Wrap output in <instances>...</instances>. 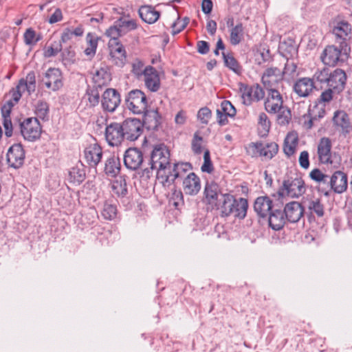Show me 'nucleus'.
<instances>
[{
    "label": "nucleus",
    "instance_id": "c03bdc74",
    "mask_svg": "<svg viewBox=\"0 0 352 352\" xmlns=\"http://www.w3.org/2000/svg\"><path fill=\"white\" fill-rule=\"evenodd\" d=\"M276 114L277 122L282 126L288 124L292 119L291 110L285 105H283V108Z\"/></svg>",
    "mask_w": 352,
    "mask_h": 352
},
{
    "label": "nucleus",
    "instance_id": "423d86ee",
    "mask_svg": "<svg viewBox=\"0 0 352 352\" xmlns=\"http://www.w3.org/2000/svg\"><path fill=\"white\" fill-rule=\"evenodd\" d=\"M305 190V182L302 177H296L293 178L289 177L287 179L283 181V186L278 190V195L279 197L287 195L293 198H297L302 195Z\"/></svg>",
    "mask_w": 352,
    "mask_h": 352
},
{
    "label": "nucleus",
    "instance_id": "0eeeda50",
    "mask_svg": "<svg viewBox=\"0 0 352 352\" xmlns=\"http://www.w3.org/2000/svg\"><path fill=\"white\" fill-rule=\"evenodd\" d=\"M125 104L127 109L134 114H142L148 107L147 98L141 90L133 89L127 94Z\"/></svg>",
    "mask_w": 352,
    "mask_h": 352
},
{
    "label": "nucleus",
    "instance_id": "8fccbe9b",
    "mask_svg": "<svg viewBox=\"0 0 352 352\" xmlns=\"http://www.w3.org/2000/svg\"><path fill=\"white\" fill-rule=\"evenodd\" d=\"M219 109H221V112H223L228 117L234 118L236 114L234 106L229 100H223Z\"/></svg>",
    "mask_w": 352,
    "mask_h": 352
},
{
    "label": "nucleus",
    "instance_id": "f704fd0d",
    "mask_svg": "<svg viewBox=\"0 0 352 352\" xmlns=\"http://www.w3.org/2000/svg\"><path fill=\"white\" fill-rule=\"evenodd\" d=\"M99 39L100 37L94 33L89 32L86 36L87 47L85 49L84 53L90 59H92L96 55Z\"/></svg>",
    "mask_w": 352,
    "mask_h": 352
},
{
    "label": "nucleus",
    "instance_id": "1a4fd4ad",
    "mask_svg": "<svg viewBox=\"0 0 352 352\" xmlns=\"http://www.w3.org/2000/svg\"><path fill=\"white\" fill-rule=\"evenodd\" d=\"M239 89L243 104L245 106H250L254 102H258L265 98V91L258 83L252 85L241 83Z\"/></svg>",
    "mask_w": 352,
    "mask_h": 352
},
{
    "label": "nucleus",
    "instance_id": "393cba45",
    "mask_svg": "<svg viewBox=\"0 0 352 352\" xmlns=\"http://www.w3.org/2000/svg\"><path fill=\"white\" fill-rule=\"evenodd\" d=\"M143 128L145 127L148 131H157L161 124L162 117L160 115L158 110L156 109H147L142 113Z\"/></svg>",
    "mask_w": 352,
    "mask_h": 352
},
{
    "label": "nucleus",
    "instance_id": "4d7b16f0",
    "mask_svg": "<svg viewBox=\"0 0 352 352\" xmlns=\"http://www.w3.org/2000/svg\"><path fill=\"white\" fill-rule=\"evenodd\" d=\"M297 139H294L291 143H289L288 137H287L284 142L283 151L284 153L288 157L293 155L296 151L297 145Z\"/></svg>",
    "mask_w": 352,
    "mask_h": 352
},
{
    "label": "nucleus",
    "instance_id": "5701e85b",
    "mask_svg": "<svg viewBox=\"0 0 352 352\" xmlns=\"http://www.w3.org/2000/svg\"><path fill=\"white\" fill-rule=\"evenodd\" d=\"M331 149L332 142L331 139L327 137L321 138L317 146L318 160L321 164H332Z\"/></svg>",
    "mask_w": 352,
    "mask_h": 352
},
{
    "label": "nucleus",
    "instance_id": "6e6552de",
    "mask_svg": "<svg viewBox=\"0 0 352 352\" xmlns=\"http://www.w3.org/2000/svg\"><path fill=\"white\" fill-rule=\"evenodd\" d=\"M267 97L264 102L265 110L270 114H276L283 108L284 87L266 89Z\"/></svg>",
    "mask_w": 352,
    "mask_h": 352
},
{
    "label": "nucleus",
    "instance_id": "bb28decb",
    "mask_svg": "<svg viewBox=\"0 0 352 352\" xmlns=\"http://www.w3.org/2000/svg\"><path fill=\"white\" fill-rule=\"evenodd\" d=\"M183 190L186 195L195 196L201 189L199 177L195 173H190L183 180Z\"/></svg>",
    "mask_w": 352,
    "mask_h": 352
},
{
    "label": "nucleus",
    "instance_id": "9d476101",
    "mask_svg": "<svg viewBox=\"0 0 352 352\" xmlns=\"http://www.w3.org/2000/svg\"><path fill=\"white\" fill-rule=\"evenodd\" d=\"M327 184L329 186V190L318 189L324 196L329 197L332 190L336 193H342L347 188V175L342 171L337 170L329 177V182Z\"/></svg>",
    "mask_w": 352,
    "mask_h": 352
},
{
    "label": "nucleus",
    "instance_id": "c756f323",
    "mask_svg": "<svg viewBox=\"0 0 352 352\" xmlns=\"http://www.w3.org/2000/svg\"><path fill=\"white\" fill-rule=\"evenodd\" d=\"M314 88V79L307 77L299 78L294 85L295 93L303 98L309 96Z\"/></svg>",
    "mask_w": 352,
    "mask_h": 352
},
{
    "label": "nucleus",
    "instance_id": "20e7f679",
    "mask_svg": "<svg viewBox=\"0 0 352 352\" xmlns=\"http://www.w3.org/2000/svg\"><path fill=\"white\" fill-rule=\"evenodd\" d=\"M331 32L337 44L344 45L345 50L351 47L349 41L352 38V25L347 20L338 16L332 22Z\"/></svg>",
    "mask_w": 352,
    "mask_h": 352
},
{
    "label": "nucleus",
    "instance_id": "a18cd8bd",
    "mask_svg": "<svg viewBox=\"0 0 352 352\" xmlns=\"http://www.w3.org/2000/svg\"><path fill=\"white\" fill-rule=\"evenodd\" d=\"M35 113L43 120H48L49 105L44 100H38L36 104Z\"/></svg>",
    "mask_w": 352,
    "mask_h": 352
},
{
    "label": "nucleus",
    "instance_id": "052dcab7",
    "mask_svg": "<svg viewBox=\"0 0 352 352\" xmlns=\"http://www.w3.org/2000/svg\"><path fill=\"white\" fill-rule=\"evenodd\" d=\"M36 32L32 28H28L23 34V40L25 45H34Z\"/></svg>",
    "mask_w": 352,
    "mask_h": 352
},
{
    "label": "nucleus",
    "instance_id": "774afa93",
    "mask_svg": "<svg viewBox=\"0 0 352 352\" xmlns=\"http://www.w3.org/2000/svg\"><path fill=\"white\" fill-rule=\"evenodd\" d=\"M144 63L143 62L137 60L135 63L132 65V72L134 74V75L137 76H140L142 75L144 76Z\"/></svg>",
    "mask_w": 352,
    "mask_h": 352
},
{
    "label": "nucleus",
    "instance_id": "338daca9",
    "mask_svg": "<svg viewBox=\"0 0 352 352\" xmlns=\"http://www.w3.org/2000/svg\"><path fill=\"white\" fill-rule=\"evenodd\" d=\"M302 126L307 130L311 129L314 126V122L319 121L314 116H311V115L309 116L308 112L307 113L302 116Z\"/></svg>",
    "mask_w": 352,
    "mask_h": 352
},
{
    "label": "nucleus",
    "instance_id": "9b49d317",
    "mask_svg": "<svg viewBox=\"0 0 352 352\" xmlns=\"http://www.w3.org/2000/svg\"><path fill=\"white\" fill-rule=\"evenodd\" d=\"M21 133L23 138L29 142L38 140L41 134V126L36 118H28L21 124Z\"/></svg>",
    "mask_w": 352,
    "mask_h": 352
},
{
    "label": "nucleus",
    "instance_id": "c9c22d12",
    "mask_svg": "<svg viewBox=\"0 0 352 352\" xmlns=\"http://www.w3.org/2000/svg\"><path fill=\"white\" fill-rule=\"evenodd\" d=\"M222 56L225 66L226 67L229 68L230 70L238 75H240L242 73L243 68L241 65L231 53L226 54V52H223Z\"/></svg>",
    "mask_w": 352,
    "mask_h": 352
},
{
    "label": "nucleus",
    "instance_id": "864d4df0",
    "mask_svg": "<svg viewBox=\"0 0 352 352\" xmlns=\"http://www.w3.org/2000/svg\"><path fill=\"white\" fill-rule=\"evenodd\" d=\"M214 167L210 159V153L209 150L206 149L204 153V164L201 167L202 172L211 173L213 171Z\"/></svg>",
    "mask_w": 352,
    "mask_h": 352
},
{
    "label": "nucleus",
    "instance_id": "cd10ccee",
    "mask_svg": "<svg viewBox=\"0 0 352 352\" xmlns=\"http://www.w3.org/2000/svg\"><path fill=\"white\" fill-rule=\"evenodd\" d=\"M273 209L272 200L267 195L257 197L254 203V210L261 218H267Z\"/></svg>",
    "mask_w": 352,
    "mask_h": 352
},
{
    "label": "nucleus",
    "instance_id": "a211bd4d",
    "mask_svg": "<svg viewBox=\"0 0 352 352\" xmlns=\"http://www.w3.org/2000/svg\"><path fill=\"white\" fill-rule=\"evenodd\" d=\"M121 102L119 92L113 88L107 89L102 96V107L104 111L113 112Z\"/></svg>",
    "mask_w": 352,
    "mask_h": 352
},
{
    "label": "nucleus",
    "instance_id": "aec40b11",
    "mask_svg": "<svg viewBox=\"0 0 352 352\" xmlns=\"http://www.w3.org/2000/svg\"><path fill=\"white\" fill-rule=\"evenodd\" d=\"M250 147L254 148V153H258L266 160L272 159L278 151V146L275 142L266 144L261 142H252Z\"/></svg>",
    "mask_w": 352,
    "mask_h": 352
},
{
    "label": "nucleus",
    "instance_id": "09e8293b",
    "mask_svg": "<svg viewBox=\"0 0 352 352\" xmlns=\"http://www.w3.org/2000/svg\"><path fill=\"white\" fill-rule=\"evenodd\" d=\"M310 178L318 183L327 184L329 182V176L322 173L318 168H314L309 173Z\"/></svg>",
    "mask_w": 352,
    "mask_h": 352
},
{
    "label": "nucleus",
    "instance_id": "bf43d9fd",
    "mask_svg": "<svg viewBox=\"0 0 352 352\" xmlns=\"http://www.w3.org/2000/svg\"><path fill=\"white\" fill-rule=\"evenodd\" d=\"M333 94H336V93H334V90L329 87L328 89L321 93L316 101L322 104L329 102L333 99Z\"/></svg>",
    "mask_w": 352,
    "mask_h": 352
},
{
    "label": "nucleus",
    "instance_id": "7c9ffc66",
    "mask_svg": "<svg viewBox=\"0 0 352 352\" xmlns=\"http://www.w3.org/2000/svg\"><path fill=\"white\" fill-rule=\"evenodd\" d=\"M120 158L114 153H109L104 161V172L111 177H116L120 172Z\"/></svg>",
    "mask_w": 352,
    "mask_h": 352
},
{
    "label": "nucleus",
    "instance_id": "69168bd1",
    "mask_svg": "<svg viewBox=\"0 0 352 352\" xmlns=\"http://www.w3.org/2000/svg\"><path fill=\"white\" fill-rule=\"evenodd\" d=\"M297 65L293 62L290 61L288 58L285 64L284 69L282 71L284 75L293 76L296 72Z\"/></svg>",
    "mask_w": 352,
    "mask_h": 352
},
{
    "label": "nucleus",
    "instance_id": "4468645a",
    "mask_svg": "<svg viewBox=\"0 0 352 352\" xmlns=\"http://www.w3.org/2000/svg\"><path fill=\"white\" fill-rule=\"evenodd\" d=\"M121 124L125 138L129 141L136 140L143 131V124L138 118H127Z\"/></svg>",
    "mask_w": 352,
    "mask_h": 352
},
{
    "label": "nucleus",
    "instance_id": "412c9836",
    "mask_svg": "<svg viewBox=\"0 0 352 352\" xmlns=\"http://www.w3.org/2000/svg\"><path fill=\"white\" fill-rule=\"evenodd\" d=\"M328 86L334 90V93L340 94L345 88L347 76L345 72L341 69H336L330 73Z\"/></svg>",
    "mask_w": 352,
    "mask_h": 352
},
{
    "label": "nucleus",
    "instance_id": "603ef678",
    "mask_svg": "<svg viewBox=\"0 0 352 352\" xmlns=\"http://www.w3.org/2000/svg\"><path fill=\"white\" fill-rule=\"evenodd\" d=\"M190 21V19L187 16L184 17L182 21H179V18H177V21H175L171 28H173L172 34L176 35L184 30L188 25Z\"/></svg>",
    "mask_w": 352,
    "mask_h": 352
},
{
    "label": "nucleus",
    "instance_id": "ea45409f",
    "mask_svg": "<svg viewBox=\"0 0 352 352\" xmlns=\"http://www.w3.org/2000/svg\"><path fill=\"white\" fill-rule=\"evenodd\" d=\"M112 190L118 197H124L128 194L125 176H120L113 182Z\"/></svg>",
    "mask_w": 352,
    "mask_h": 352
},
{
    "label": "nucleus",
    "instance_id": "e2e57ef3",
    "mask_svg": "<svg viewBox=\"0 0 352 352\" xmlns=\"http://www.w3.org/2000/svg\"><path fill=\"white\" fill-rule=\"evenodd\" d=\"M258 123L265 131L269 132L271 127V122L265 113H260Z\"/></svg>",
    "mask_w": 352,
    "mask_h": 352
},
{
    "label": "nucleus",
    "instance_id": "4be33fe9",
    "mask_svg": "<svg viewBox=\"0 0 352 352\" xmlns=\"http://www.w3.org/2000/svg\"><path fill=\"white\" fill-rule=\"evenodd\" d=\"M284 213L286 220L292 223H297L303 217L304 207L298 201H291L285 204Z\"/></svg>",
    "mask_w": 352,
    "mask_h": 352
},
{
    "label": "nucleus",
    "instance_id": "6e6d98bb",
    "mask_svg": "<svg viewBox=\"0 0 352 352\" xmlns=\"http://www.w3.org/2000/svg\"><path fill=\"white\" fill-rule=\"evenodd\" d=\"M308 208L319 217L324 215V206L319 199L311 201L309 204Z\"/></svg>",
    "mask_w": 352,
    "mask_h": 352
},
{
    "label": "nucleus",
    "instance_id": "6ab92c4d",
    "mask_svg": "<svg viewBox=\"0 0 352 352\" xmlns=\"http://www.w3.org/2000/svg\"><path fill=\"white\" fill-rule=\"evenodd\" d=\"M191 168L190 163H174L173 168L171 164L168 168L166 173H164V181L162 182L164 184L168 183V184H173L178 178H182L186 170Z\"/></svg>",
    "mask_w": 352,
    "mask_h": 352
},
{
    "label": "nucleus",
    "instance_id": "7ed1b4c3",
    "mask_svg": "<svg viewBox=\"0 0 352 352\" xmlns=\"http://www.w3.org/2000/svg\"><path fill=\"white\" fill-rule=\"evenodd\" d=\"M327 45L321 54L322 63L329 67L342 65L349 57L351 47H347L346 50L342 45Z\"/></svg>",
    "mask_w": 352,
    "mask_h": 352
},
{
    "label": "nucleus",
    "instance_id": "e433bc0d",
    "mask_svg": "<svg viewBox=\"0 0 352 352\" xmlns=\"http://www.w3.org/2000/svg\"><path fill=\"white\" fill-rule=\"evenodd\" d=\"M94 80L98 87L107 85L111 80V74L107 67H101L96 71Z\"/></svg>",
    "mask_w": 352,
    "mask_h": 352
},
{
    "label": "nucleus",
    "instance_id": "79ce46f5",
    "mask_svg": "<svg viewBox=\"0 0 352 352\" xmlns=\"http://www.w3.org/2000/svg\"><path fill=\"white\" fill-rule=\"evenodd\" d=\"M124 34L125 32H122V30L118 25V23L111 26L105 32L106 36L110 38L108 44L119 43L118 38Z\"/></svg>",
    "mask_w": 352,
    "mask_h": 352
},
{
    "label": "nucleus",
    "instance_id": "c85d7f7f",
    "mask_svg": "<svg viewBox=\"0 0 352 352\" xmlns=\"http://www.w3.org/2000/svg\"><path fill=\"white\" fill-rule=\"evenodd\" d=\"M144 82L151 91L155 92L160 87V79L157 71L152 66L144 68Z\"/></svg>",
    "mask_w": 352,
    "mask_h": 352
},
{
    "label": "nucleus",
    "instance_id": "3c124183",
    "mask_svg": "<svg viewBox=\"0 0 352 352\" xmlns=\"http://www.w3.org/2000/svg\"><path fill=\"white\" fill-rule=\"evenodd\" d=\"M203 142V138L199 135V131L194 133L193 138L191 142L192 151L195 155H199L202 152L201 144Z\"/></svg>",
    "mask_w": 352,
    "mask_h": 352
},
{
    "label": "nucleus",
    "instance_id": "473e14b6",
    "mask_svg": "<svg viewBox=\"0 0 352 352\" xmlns=\"http://www.w3.org/2000/svg\"><path fill=\"white\" fill-rule=\"evenodd\" d=\"M333 124L342 129V133L346 136L352 129L348 114L344 111H336L333 117Z\"/></svg>",
    "mask_w": 352,
    "mask_h": 352
},
{
    "label": "nucleus",
    "instance_id": "dca6fc26",
    "mask_svg": "<svg viewBox=\"0 0 352 352\" xmlns=\"http://www.w3.org/2000/svg\"><path fill=\"white\" fill-rule=\"evenodd\" d=\"M25 153L21 143L14 144L7 153V162L10 166L14 168H19L25 161Z\"/></svg>",
    "mask_w": 352,
    "mask_h": 352
},
{
    "label": "nucleus",
    "instance_id": "a878e982",
    "mask_svg": "<svg viewBox=\"0 0 352 352\" xmlns=\"http://www.w3.org/2000/svg\"><path fill=\"white\" fill-rule=\"evenodd\" d=\"M84 154L87 163L91 167H96L101 161L103 155L102 147L97 143L86 147Z\"/></svg>",
    "mask_w": 352,
    "mask_h": 352
},
{
    "label": "nucleus",
    "instance_id": "a19ab883",
    "mask_svg": "<svg viewBox=\"0 0 352 352\" xmlns=\"http://www.w3.org/2000/svg\"><path fill=\"white\" fill-rule=\"evenodd\" d=\"M243 38V26L242 23H237L230 31V43L233 45L239 44Z\"/></svg>",
    "mask_w": 352,
    "mask_h": 352
},
{
    "label": "nucleus",
    "instance_id": "49530a36",
    "mask_svg": "<svg viewBox=\"0 0 352 352\" xmlns=\"http://www.w3.org/2000/svg\"><path fill=\"white\" fill-rule=\"evenodd\" d=\"M102 215L105 219L112 220L116 217L117 207L115 204L105 202L104 204Z\"/></svg>",
    "mask_w": 352,
    "mask_h": 352
},
{
    "label": "nucleus",
    "instance_id": "13d9d810",
    "mask_svg": "<svg viewBox=\"0 0 352 352\" xmlns=\"http://www.w3.org/2000/svg\"><path fill=\"white\" fill-rule=\"evenodd\" d=\"M212 116V111L208 107L201 108L197 113V118L202 124H207Z\"/></svg>",
    "mask_w": 352,
    "mask_h": 352
},
{
    "label": "nucleus",
    "instance_id": "5fc2aeb1",
    "mask_svg": "<svg viewBox=\"0 0 352 352\" xmlns=\"http://www.w3.org/2000/svg\"><path fill=\"white\" fill-rule=\"evenodd\" d=\"M330 73L328 68L324 67L322 69L316 72L312 79H316L320 83L328 84Z\"/></svg>",
    "mask_w": 352,
    "mask_h": 352
},
{
    "label": "nucleus",
    "instance_id": "39448f33",
    "mask_svg": "<svg viewBox=\"0 0 352 352\" xmlns=\"http://www.w3.org/2000/svg\"><path fill=\"white\" fill-rule=\"evenodd\" d=\"M219 185L214 182H207L204 190V201L210 210L221 209L223 200Z\"/></svg>",
    "mask_w": 352,
    "mask_h": 352
},
{
    "label": "nucleus",
    "instance_id": "72a5a7b5",
    "mask_svg": "<svg viewBox=\"0 0 352 352\" xmlns=\"http://www.w3.org/2000/svg\"><path fill=\"white\" fill-rule=\"evenodd\" d=\"M138 13L141 19L148 24L155 23L160 16V12L151 5L142 6Z\"/></svg>",
    "mask_w": 352,
    "mask_h": 352
},
{
    "label": "nucleus",
    "instance_id": "37998d69",
    "mask_svg": "<svg viewBox=\"0 0 352 352\" xmlns=\"http://www.w3.org/2000/svg\"><path fill=\"white\" fill-rule=\"evenodd\" d=\"M307 112L309 116L311 115L320 120L325 115V104L316 101L312 107H309Z\"/></svg>",
    "mask_w": 352,
    "mask_h": 352
},
{
    "label": "nucleus",
    "instance_id": "f8f14e48",
    "mask_svg": "<svg viewBox=\"0 0 352 352\" xmlns=\"http://www.w3.org/2000/svg\"><path fill=\"white\" fill-rule=\"evenodd\" d=\"M144 162L143 152L138 148L130 147L124 155V164L131 170H138L142 168Z\"/></svg>",
    "mask_w": 352,
    "mask_h": 352
},
{
    "label": "nucleus",
    "instance_id": "b1692460",
    "mask_svg": "<svg viewBox=\"0 0 352 352\" xmlns=\"http://www.w3.org/2000/svg\"><path fill=\"white\" fill-rule=\"evenodd\" d=\"M108 45L111 62L119 67H124L126 62V52L123 45L120 42Z\"/></svg>",
    "mask_w": 352,
    "mask_h": 352
},
{
    "label": "nucleus",
    "instance_id": "de8ad7c7",
    "mask_svg": "<svg viewBox=\"0 0 352 352\" xmlns=\"http://www.w3.org/2000/svg\"><path fill=\"white\" fill-rule=\"evenodd\" d=\"M116 23L122 30V32H127L131 30H135L138 28L135 20H126L120 18Z\"/></svg>",
    "mask_w": 352,
    "mask_h": 352
},
{
    "label": "nucleus",
    "instance_id": "680f3d73",
    "mask_svg": "<svg viewBox=\"0 0 352 352\" xmlns=\"http://www.w3.org/2000/svg\"><path fill=\"white\" fill-rule=\"evenodd\" d=\"M88 100L92 107H96L100 102V94L97 89L87 91Z\"/></svg>",
    "mask_w": 352,
    "mask_h": 352
},
{
    "label": "nucleus",
    "instance_id": "ddd939ff",
    "mask_svg": "<svg viewBox=\"0 0 352 352\" xmlns=\"http://www.w3.org/2000/svg\"><path fill=\"white\" fill-rule=\"evenodd\" d=\"M283 73L278 67L266 69L261 77V81L265 89L284 87Z\"/></svg>",
    "mask_w": 352,
    "mask_h": 352
},
{
    "label": "nucleus",
    "instance_id": "f03ea898",
    "mask_svg": "<svg viewBox=\"0 0 352 352\" xmlns=\"http://www.w3.org/2000/svg\"><path fill=\"white\" fill-rule=\"evenodd\" d=\"M223 200L221 207V216L227 217L233 214L234 217L243 219L247 214L248 208V200L245 198L235 199L229 193L223 195Z\"/></svg>",
    "mask_w": 352,
    "mask_h": 352
},
{
    "label": "nucleus",
    "instance_id": "f3484780",
    "mask_svg": "<svg viewBox=\"0 0 352 352\" xmlns=\"http://www.w3.org/2000/svg\"><path fill=\"white\" fill-rule=\"evenodd\" d=\"M63 76L61 71L58 68H50L45 74L42 82L47 89L56 91L63 86Z\"/></svg>",
    "mask_w": 352,
    "mask_h": 352
},
{
    "label": "nucleus",
    "instance_id": "58836bf2",
    "mask_svg": "<svg viewBox=\"0 0 352 352\" xmlns=\"http://www.w3.org/2000/svg\"><path fill=\"white\" fill-rule=\"evenodd\" d=\"M85 179V171L84 168L78 166L72 167L69 170L68 180L70 183L79 185Z\"/></svg>",
    "mask_w": 352,
    "mask_h": 352
},
{
    "label": "nucleus",
    "instance_id": "0e129e2a",
    "mask_svg": "<svg viewBox=\"0 0 352 352\" xmlns=\"http://www.w3.org/2000/svg\"><path fill=\"white\" fill-rule=\"evenodd\" d=\"M17 89H23V91L26 90L28 94L30 95L32 93L35 91L36 89V82H33L32 84H30L27 82H25V79L22 78L19 80V84L17 85Z\"/></svg>",
    "mask_w": 352,
    "mask_h": 352
},
{
    "label": "nucleus",
    "instance_id": "2f4dec72",
    "mask_svg": "<svg viewBox=\"0 0 352 352\" xmlns=\"http://www.w3.org/2000/svg\"><path fill=\"white\" fill-rule=\"evenodd\" d=\"M267 218L269 226L274 230H281L287 221L284 211L279 209H272Z\"/></svg>",
    "mask_w": 352,
    "mask_h": 352
},
{
    "label": "nucleus",
    "instance_id": "2eb2a0df",
    "mask_svg": "<svg viewBox=\"0 0 352 352\" xmlns=\"http://www.w3.org/2000/svg\"><path fill=\"white\" fill-rule=\"evenodd\" d=\"M105 138L109 145L118 146L126 140L121 123L111 122L105 129Z\"/></svg>",
    "mask_w": 352,
    "mask_h": 352
},
{
    "label": "nucleus",
    "instance_id": "f257e3e1",
    "mask_svg": "<svg viewBox=\"0 0 352 352\" xmlns=\"http://www.w3.org/2000/svg\"><path fill=\"white\" fill-rule=\"evenodd\" d=\"M170 151L164 144L155 146L148 160L149 167H146L139 173L140 177L148 179L153 176V172H157L158 177H164L168 168L170 165Z\"/></svg>",
    "mask_w": 352,
    "mask_h": 352
},
{
    "label": "nucleus",
    "instance_id": "4c0bfd02",
    "mask_svg": "<svg viewBox=\"0 0 352 352\" xmlns=\"http://www.w3.org/2000/svg\"><path fill=\"white\" fill-rule=\"evenodd\" d=\"M279 49L283 51V56L285 57L288 56H293L298 52L295 41L290 38L281 41L279 45Z\"/></svg>",
    "mask_w": 352,
    "mask_h": 352
}]
</instances>
